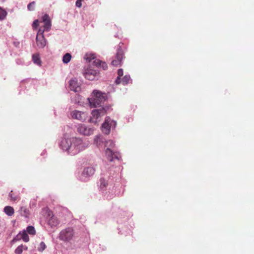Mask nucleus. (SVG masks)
Segmentation results:
<instances>
[{"mask_svg":"<svg viewBox=\"0 0 254 254\" xmlns=\"http://www.w3.org/2000/svg\"><path fill=\"white\" fill-rule=\"evenodd\" d=\"M123 58L124 52L122 49L119 48L117 50L115 59L112 61L111 64L116 66L121 65Z\"/></svg>","mask_w":254,"mask_h":254,"instance_id":"obj_8","label":"nucleus"},{"mask_svg":"<svg viewBox=\"0 0 254 254\" xmlns=\"http://www.w3.org/2000/svg\"><path fill=\"white\" fill-rule=\"evenodd\" d=\"M77 131L84 135H90L93 133V130L91 128L87 127L84 125L80 124L77 127Z\"/></svg>","mask_w":254,"mask_h":254,"instance_id":"obj_10","label":"nucleus"},{"mask_svg":"<svg viewBox=\"0 0 254 254\" xmlns=\"http://www.w3.org/2000/svg\"><path fill=\"white\" fill-rule=\"evenodd\" d=\"M27 232L30 235H35L36 233L34 227L31 226L27 227Z\"/></svg>","mask_w":254,"mask_h":254,"instance_id":"obj_29","label":"nucleus"},{"mask_svg":"<svg viewBox=\"0 0 254 254\" xmlns=\"http://www.w3.org/2000/svg\"><path fill=\"white\" fill-rule=\"evenodd\" d=\"M43 21L44 23V31L45 30L46 31H49V30L51 29V22L50 18L49 16V15L47 14H45L43 16Z\"/></svg>","mask_w":254,"mask_h":254,"instance_id":"obj_15","label":"nucleus"},{"mask_svg":"<svg viewBox=\"0 0 254 254\" xmlns=\"http://www.w3.org/2000/svg\"><path fill=\"white\" fill-rule=\"evenodd\" d=\"M106 99L107 96L106 94L102 93L97 90H94L93 92L91 98H88L90 105L92 107H96L102 103L104 102Z\"/></svg>","mask_w":254,"mask_h":254,"instance_id":"obj_2","label":"nucleus"},{"mask_svg":"<svg viewBox=\"0 0 254 254\" xmlns=\"http://www.w3.org/2000/svg\"><path fill=\"white\" fill-rule=\"evenodd\" d=\"M44 30L40 28L39 29L37 37H36V43L37 46L41 48H43L46 45V40L44 36Z\"/></svg>","mask_w":254,"mask_h":254,"instance_id":"obj_5","label":"nucleus"},{"mask_svg":"<svg viewBox=\"0 0 254 254\" xmlns=\"http://www.w3.org/2000/svg\"><path fill=\"white\" fill-rule=\"evenodd\" d=\"M130 76L128 75H126L122 79H121V83H122L124 85H126L130 83Z\"/></svg>","mask_w":254,"mask_h":254,"instance_id":"obj_22","label":"nucleus"},{"mask_svg":"<svg viewBox=\"0 0 254 254\" xmlns=\"http://www.w3.org/2000/svg\"><path fill=\"white\" fill-rule=\"evenodd\" d=\"M71 141H72V143L70 146V153L73 155L84 150L88 146V144L83 142L79 138H71Z\"/></svg>","mask_w":254,"mask_h":254,"instance_id":"obj_1","label":"nucleus"},{"mask_svg":"<svg viewBox=\"0 0 254 254\" xmlns=\"http://www.w3.org/2000/svg\"><path fill=\"white\" fill-rule=\"evenodd\" d=\"M21 238L23 239V240L25 242H27L29 241V236L25 231L23 232Z\"/></svg>","mask_w":254,"mask_h":254,"instance_id":"obj_30","label":"nucleus"},{"mask_svg":"<svg viewBox=\"0 0 254 254\" xmlns=\"http://www.w3.org/2000/svg\"><path fill=\"white\" fill-rule=\"evenodd\" d=\"M69 87L71 90L74 92H77L80 90V87L78 84L77 80L76 79H71L69 81Z\"/></svg>","mask_w":254,"mask_h":254,"instance_id":"obj_16","label":"nucleus"},{"mask_svg":"<svg viewBox=\"0 0 254 254\" xmlns=\"http://www.w3.org/2000/svg\"><path fill=\"white\" fill-rule=\"evenodd\" d=\"M48 214L50 218L48 220V224L51 227H56L58 226L60 223V221L57 218V217H55L53 213L50 211H48Z\"/></svg>","mask_w":254,"mask_h":254,"instance_id":"obj_13","label":"nucleus"},{"mask_svg":"<svg viewBox=\"0 0 254 254\" xmlns=\"http://www.w3.org/2000/svg\"><path fill=\"white\" fill-rule=\"evenodd\" d=\"M19 213L21 216L28 217L29 215V210L25 207H21Z\"/></svg>","mask_w":254,"mask_h":254,"instance_id":"obj_21","label":"nucleus"},{"mask_svg":"<svg viewBox=\"0 0 254 254\" xmlns=\"http://www.w3.org/2000/svg\"><path fill=\"white\" fill-rule=\"evenodd\" d=\"M72 141L70 138H63L60 142L61 148L65 151H67L70 153V146L71 145Z\"/></svg>","mask_w":254,"mask_h":254,"instance_id":"obj_9","label":"nucleus"},{"mask_svg":"<svg viewBox=\"0 0 254 254\" xmlns=\"http://www.w3.org/2000/svg\"><path fill=\"white\" fill-rule=\"evenodd\" d=\"M39 26V21L35 20L32 24V26L34 28H37Z\"/></svg>","mask_w":254,"mask_h":254,"instance_id":"obj_34","label":"nucleus"},{"mask_svg":"<svg viewBox=\"0 0 254 254\" xmlns=\"http://www.w3.org/2000/svg\"><path fill=\"white\" fill-rule=\"evenodd\" d=\"M4 212L8 216H11L14 214V210L12 207L6 206L4 208Z\"/></svg>","mask_w":254,"mask_h":254,"instance_id":"obj_18","label":"nucleus"},{"mask_svg":"<svg viewBox=\"0 0 254 254\" xmlns=\"http://www.w3.org/2000/svg\"><path fill=\"white\" fill-rule=\"evenodd\" d=\"M82 0H77L75 3V5L78 7H81L82 6Z\"/></svg>","mask_w":254,"mask_h":254,"instance_id":"obj_35","label":"nucleus"},{"mask_svg":"<svg viewBox=\"0 0 254 254\" xmlns=\"http://www.w3.org/2000/svg\"><path fill=\"white\" fill-rule=\"evenodd\" d=\"M106 114V110L104 108L93 110L91 113L92 116L90 122L95 124L101 120V118Z\"/></svg>","mask_w":254,"mask_h":254,"instance_id":"obj_4","label":"nucleus"},{"mask_svg":"<svg viewBox=\"0 0 254 254\" xmlns=\"http://www.w3.org/2000/svg\"><path fill=\"white\" fill-rule=\"evenodd\" d=\"M108 186L107 181H106L104 178H101L100 179V189L102 190H106L107 187Z\"/></svg>","mask_w":254,"mask_h":254,"instance_id":"obj_20","label":"nucleus"},{"mask_svg":"<svg viewBox=\"0 0 254 254\" xmlns=\"http://www.w3.org/2000/svg\"><path fill=\"white\" fill-rule=\"evenodd\" d=\"M85 78L89 80H93L98 76L99 72L90 67L86 69L83 73Z\"/></svg>","mask_w":254,"mask_h":254,"instance_id":"obj_6","label":"nucleus"},{"mask_svg":"<svg viewBox=\"0 0 254 254\" xmlns=\"http://www.w3.org/2000/svg\"><path fill=\"white\" fill-rule=\"evenodd\" d=\"M71 115L72 118L81 121H85L87 117V114L85 113L77 110H74L72 112Z\"/></svg>","mask_w":254,"mask_h":254,"instance_id":"obj_12","label":"nucleus"},{"mask_svg":"<svg viewBox=\"0 0 254 254\" xmlns=\"http://www.w3.org/2000/svg\"><path fill=\"white\" fill-rule=\"evenodd\" d=\"M71 59V56L69 53H66L63 58V62L64 64L68 63Z\"/></svg>","mask_w":254,"mask_h":254,"instance_id":"obj_23","label":"nucleus"},{"mask_svg":"<svg viewBox=\"0 0 254 254\" xmlns=\"http://www.w3.org/2000/svg\"><path fill=\"white\" fill-rule=\"evenodd\" d=\"M35 4V1H32V2L29 3L27 6V8L28 9V10L30 11L34 10L35 9V7H34Z\"/></svg>","mask_w":254,"mask_h":254,"instance_id":"obj_32","label":"nucleus"},{"mask_svg":"<svg viewBox=\"0 0 254 254\" xmlns=\"http://www.w3.org/2000/svg\"><path fill=\"white\" fill-rule=\"evenodd\" d=\"M112 123H113V121H111L109 117H107L105 122L102 126V132L106 134H109L110 132L111 124Z\"/></svg>","mask_w":254,"mask_h":254,"instance_id":"obj_11","label":"nucleus"},{"mask_svg":"<svg viewBox=\"0 0 254 254\" xmlns=\"http://www.w3.org/2000/svg\"><path fill=\"white\" fill-rule=\"evenodd\" d=\"M32 59L34 63L37 65H40L41 64V61L40 60V58L38 55H33L32 56Z\"/></svg>","mask_w":254,"mask_h":254,"instance_id":"obj_24","label":"nucleus"},{"mask_svg":"<svg viewBox=\"0 0 254 254\" xmlns=\"http://www.w3.org/2000/svg\"><path fill=\"white\" fill-rule=\"evenodd\" d=\"M86 59L88 62H90L91 60L95 59V56L94 54H86Z\"/></svg>","mask_w":254,"mask_h":254,"instance_id":"obj_31","label":"nucleus"},{"mask_svg":"<svg viewBox=\"0 0 254 254\" xmlns=\"http://www.w3.org/2000/svg\"><path fill=\"white\" fill-rule=\"evenodd\" d=\"M74 235V230L72 227H67L61 231L59 234V239L64 242H69Z\"/></svg>","mask_w":254,"mask_h":254,"instance_id":"obj_3","label":"nucleus"},{"mask_svg":"<svg viewBox=\"0 0 254 254\" xmlns=\"http://www.w3.org/2000/svg\"><path fill=\"white\" fill-rule=\"evenodd\" d=\"M95 172V169L92 167H87L84 169L82 176L85 178H89L92 176Z\"/></svg>","mask_w":254,"mask_h":254,"instance_id":"obj_14","label":"nucleus"},{"mask_svg":"<svg viewBox=\"0 0 254 254\" xmlns=\"http://www.w3.org/2000/svg\"><path fill=\"white\" fill-rule=\"evenodd\" d=\"M7 15L5 10L0 7V20H3Z\"/></svg>","mask_w":254,"mask_h":254,"instance_id":"obj_28","label":"nucleus"},{"mask_svg":"<svg viewBox=\"0 0 254 254\" xmlns=\"http://www.w3.org/2000/svg\"><path fill=\"white\" fill-rule=\"evenodd\" d=\"M118 76L116 80V83L119 84L121 83V77L123 75V70L122 69H119L118 71Z\"/></svg>","mask_w":254,"mask_h":254,"instance_id":"obj_25","label":"nucleus"},{"mask_svg":"<svg viewBox=\"0 0 254 254\" xmlns=\"http://www.w3.org/2000/svg\"><path fill=\"white\" fill-rule=\"evenodd\" d=\"M27 248L26 246L21 245L19 246L15 250V253L16 254H21L23 249L27 250Z\"/></svg>","mask_w":254,"mask_h":254,"instance_id":"obj_26","label":"nucleus"},{"mask_svg":"<svg viewBox=\"0 0 254 254\" xmlns=\"http://www.w3.org/2000/svg\"><path fill=\"white\" fill-rule=\"evenodd\" d=\"M105 155L109 161L112 162L114 159L119 160L121 158L120 153L118 151H114L113 150L106 149Z\"/></svg>","mask_w":254,"mask_h":254,"instance_id":"obj_7","label":"nucleus"},{"mask_svg":"<svg viewBox=\"0 0 254 254\" xmlns=\"http://www.w3.org/2000/svg\"><path fill=\"white\" fill-rule=\"evenodd\" d=\"M105 146L106 149L113 150L115 147V143L112 140H108L105 142Z\"/></svg>","mask_w":254,"mask_h":254,"instance_id":"obj_19","label":"nucleus"},{"mask_svg":"<svg viewBox=\"0 0 254 254\" xmlns=\"http://www.w3.org/2000/svg\"><path fill=\"white\" fill-rule=\"evenodd\" d=\"M93 64L97 67H101L104 70H106L108 68L107 64L99 59H96L93 62Z\"/></svg>","mask_w":254,"mask_h":254,"instance_id":"obj_17","label":"nucleus"},{"mask_svg":"<svg viewBox=\"0 0 254 254\" xmlns=\"http://www.w3.org/2000/svg\"><path fill=\"white\" fill-rule=\"evenodd\" d=\"M46 248V246L45 243L43 242H41L40 244L39 247L38 248V250L40 252H43V251H44L45 250Z\"/></svg>","mask_w":254,"mask_h":254,"instance_id":"obj_33","label":"nucleus"},{"mask_svg":"<svg viewBox=\"0 0 254 254\" xmlns=\"http://www.w3.org/2000/svg\"><path fill=\"white\" fill-rule=\"evenodd\" d=\"M9 196L11 198V200L13 201H15L19 199V196L17 195H14L13 193V191L11 190L9 194Z\"/></svg>","mask_w":254,"mask_h":254,"instance_id":"obj_27","label":"nucleus"}]
</instances>
